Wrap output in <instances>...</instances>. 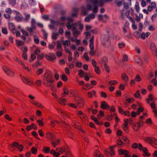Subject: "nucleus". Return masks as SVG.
Instances as JSON below:
<instances>
[{
    "label": "nucleus",
    "instance_id": "f257e3e1",
    "mask_svg": "<svg viewBox=\"0 0 157 157\" xmlns=\"http://www.w3.org/2000/svg\"><path fill=\"white\" fill-rule=\"evenodd\" d=\"M54 79L51 71H47L44 75L43 78V84L47 87H50L52 89L53 87V83L54 82Z\"/></svg>",
    "mask_w": 157,
    "mask_h": 157
},
{
    "label": "nucleus",
    "instance_id": "f03ea898",
    "mask_svg": "<svg viewBox=\"0 0 157 157\" xmlns=\"http://www.w3.org/2000/svg\"><path fill=\"white\" fill-rule=\"evenodd\" d=\"M124 11H121V15L123 17L124 16V14L126 15L129 19L132 22V28L134 29H137V27L136 25H135L134 20L132 18L130 17H128L129 15V12L128 11H126L124 12Z\"/></svg>",
    "mask_w": 157,
    "mask_h": 157
},
{
    "label": "nucleus",
    "instance_id": "7ed1b4c3",
    "mask_svg": "<svg viewBox=\"0 0 157 157\" xmlns=\"http://www.w3.org/2000/svg\"><path fill=\"white\" fill-rule=\"evenodd\" d=\"M67 28L68 29H72L73 31V34L74 35H77L80 34V32L78 31L76 29L75 27L72 25H70V23L68 22L66 24Z\"/></svg>",
    "mask_w": 157,
    "mask_h": 157
},
{
    "label": "nucleus",
    "instance_id": "20e7f679",
    "mask_svg": "<svg viewBox=\"0 0 157 157\" xmlns=\"http://www.w3.org/2000/svg\"><path fill=\"white\" fill-rule=\"evenodd\" d=\"M9 29L12 31L13 33H16L17 36H20L21 34L20 31L15 29V26L13 23H9Z\"/></svg>",
    "mask_w": 157,
    "mask_h": 157
},
{
    "label": "nucleus",
    "instance_id": "39448f33",
    "mask_svg": "<svg viewBox=\"0 0 157 157\" xmlns=\"http://www.w3.org/2000/svg\"><path fill=\"white\" fill-rule=\"evenodd\" d=\"M144 140L146 142L149 143L150 144H157V140L155 138L152 137H145Z\"/></svg>",
    "mask_w": 157,
    "mask_h": 157
},
{
    "label": "nucleus",
    "instance_id": "423d86ee",
    "mask_svg": "<svg viewBox=\"0 0 157 157\" xmlns=\"http://www.w3.org/2000/svg\"><path fill=\"white\" fill-rule=\"evenodd\" d=\"M2 69L5 73L8 75L13 76L14 75V72L6 66H2Z\"/></svg>",
    "mask_w": 157,
    "mask_h": 157
},
{
    "label": "nucleus",
    "instance_id": "0eeeda50",
    "mask_svg": "<svg viewBox=\"0 0 157 157\" xmlns=\"http://www.w3.org/2000/svg\"><path fill=\"white\" fill-rule=\"evenodd\" d=\"M139 149L141 151L142 150L144 152L143 155L144 156H149L150 153L148 152V150L146 147H143V146L140 144H139Z\"/></svg>",
    "mask_w": 157,
    "mask_h": 157
},
{
    "label": "nucleus",
    "instance_id": "6e6552de",
    "mask_svg": "<svg viewBox=\"0 0 157 157\" xmlns=\"http://www.w3.org/2000/svg\"><path fill=\"white\" fill-rule=\"evenodd\" d=\"M75 100L77 104L80 107L83 105V100L82 98L78 96H74Z\"/></svg>",
    "mask_w": 157,
    "mask_h": 157
},
{
    "label": "nucleus",
    "instance_id": "1a4fd4ad",
    "mask_svg": "<svg viewBox=\"0 0 157 157\" xmlns=\"http://www.w3.org/2000/svg\"><path fill=\"white\" fill-rule=\"evenodd\" d=\"M109 36L108 34L103 35L101 36V41L103 44L105 45L109 40Z\"/></svg>",
    "mask_w": 157,
    "mask_h": 157
},
{
    "label": "nucleus",
    "instance_id": "9d476101",
    "mask_svg": "<svg viewBox=\"0 0 157 157\" xmlns=\"http://www.w3.org/2000/svg\"><path fill=\"white\" fill-rule=\"evenodd\" d=\"M150 48L153 54L157 57V49L155 44L153 43L151 44Z\"/></svg>",
    "mask_w": 157,
    "mask_h": 157
},
{
    "label": "nucleus",
    "instance_id": "9b49d317",
    "mask_svg": "<svg viewBox=\"0 0 157 157\" xmlns=\"http://www.w3.org/2000/svg\"><path fill=\"white\" fill-rule=\"evenodd\" d=\"M45 57L47 60L51 61H52L54 59H56V56L55 54L52 53H50V55H46Z\"/></svg>",
    "mask_w": 157,
    "mask_h": 157
},
{
    "label": "nucleus",
    "instance_id": "f8f14e48",
    "mask_svg": "<svg viewBox=\"0 0 157 157\" xmlns=\"http://www.w3.org/2000/svg\"><path fill=\"white\" fill-rule=\"evenodd\" d=\"M63 151V150L61 148L59 151V152H56L55 150H52L51 151L50 153L54 157H59L60 155V153H62Z\"/></svg>",
    "mask_w": 157,
    "mask_h": 157
},
{
    "label": "nucleus",
    "instance_id": "ddd939ff",
    "mask_svg": "<svg viewBox=\"0 0 157 157\" xmlns=\"http://www.w3.org/2000/svg\"><path fill=\"white\" fill-rule=\"evenodd\" d=\"M98 2V0H93L92 1V10L94 13H96L98 12V7L97 4Z\"/></svg>",
    "mask_w": 157,
    "mask_h": 157
},
{
    "label": "nucleus",
    "instance_id": "4468645a",
    "mask_svg": "<svg viewBox=\"0 0 157 157\" xmlns=\"http://www.w3.org/2000/svg\"><path fill=\"white\" fill-rule=\"evenodd\" d=\"M124 121V123L122 127L124 131H126L128 128V120L127 119H125Z\"/></svg>",
    "mask_w": 157,
    "mask_h": 157
},
{
    "label": "nucleus",
    "instance_id": "2eb2a0df",
    "mask_svg": "<svg viewBox=\"0 0 157 157\" xmlns=\"http://www.w3.org/2000/svg\"><path fill=\"white\" fill-rule=\"evenodd\" d=\"M104 152L105 155L107 157H111L115 154V151L113 150H111L110 153H109L107 150L105 149Z\"/></svg>",
    "mask_w": 157,
    "mask_h": 157
},
{
    "label": "nucleus",
    "instance_id": "dca6fc26",
    "mask_svg": "<svg viewBox=\"0 0 157 157\" xmlns=\"http://www.w3.org/2000/svg\"><path fill=\"white\" fill-rule=\"evenodd\" d=\"M21 79L23 82L28 85L31 86L33 83L32 82L29 80L26 77L22 76Z\"/></svg>",
    "mask_w": 157,
    "mask_h": 157
},
{
    "label": "nucleus",
    "instance_id": "f3484780",
    "mask_svg": "<svg viewBox=\"0 0 157 157\" xmlns=\"http://www.w3.org/2000/svg\"><path fill=\"white\" fill-rule=\"evenodd\" d=\"M92 7L90 5H88L87 7V8H86L85 7H82V14H83L84 15H86L87 12V10H91Z\"/></svg>",
    "mask_w": 157,
    "mask_h": 157
},
{
    "label": "nucleus",
    "instance_id": "a211bd4d",
    "mask_svg": "<svg viewBox=\"0 0 157 157\" xmlns=\"http://www.w3.org/2000/svg\"><path fill=\"white\" fill-rule=\"evenodd\" d=\"M21 31L23 35L21 36V37L24 40H25L26 39L25 36H28V33L26 31L23 29H21Z\"/></svg>",
    "mask_w": 157,
    "mask_h": 157
},
{
    "label": "nucleus",
    "instance_id": "6ab92c4d",
    "mask_svg": "<svg viewBox=\"0 0 157 157\" xmlns=\"http://www.w3.org/2000/svg\"><path fill=\"white\" fill-rule=\"evenodd\" d=\"M101 107L104 109H109V106L105 101H102L101 102Z\"/></svg>",
    "mask_w": 157,
    "mask_h": 157
},
{
    "label": "nucleus",
    "instance_id": "aec40b11",
    "mask_svg": "<svg viewBox=\"0 0 157 157\" xmlns=\"http://www.w3.org/2000/svg\"><path fill=\"white\" fill-rule=\"evenodd\" d=\"M119 153L120 155H124L125 156L130 155L128 154V152L125 150L120 149L118 150Z\"/></svg>",
    "mask_w": 157,
    "mask_h": 157
},
{
    "label": "nucleus",
    "instance_id": "412c9836",
    "mask_svg": "<svg viewBox=\"0 0 157 157\" xmlns=\"http://www.w3.org/2000/svg\"><path fill=\"white\" fill-rule=\"evenodd\" d=\"M16 16L15 18L17 21H20L21 20L22 18L21 15L19 13L16 11L15 12Z\"/></svg>",
    "mask_w": 157,
    "mask_h": 157
},
{
    "label": "nucleus",
    "instance_id": "4be33fe9",
    "mask_svg": "<svg viewBox=\"0 0 157 157\" xmlns=\"http://www.w3.org/2000/svg\"><path fill=\"white\" fill-rule=\"evenodd\" d=\"M121 78L125 82H127L129 80L127 75L125 73H123L121 75Z\"/></svg>",
    "mask_w": 157,
    "mask_h": 157
},
{
    "label": "nucleus",
    "instance_id": "5701e85b",
    "mask_svg": "<svg viewBox=\"0 0 157 157\" xmlns=\"http://www.w3.org/2000/svg\"><path fill=\"white\" fill-rule=\"evenodd\" d=\"M61 42L64 47L69 46L71 45V42L68 40H62Z\"/></svg>",
    "mask_w": 157,
    "mask_h": 157
},
{
    "label": "nucleus",
    "instance_id": "b1692460",
    "mask_svg": "<svg viewBox=\"0 0 157 157\" xmlns=\"http://www.w3.org/2000/svg\"><path fill=\"white\" fill-rule=\"evenodd\" d=\"M146 100L148 103H149L150 101H154L153 95L151 94H150L148 95V98H147Z\"/></svg>",
    "mask_w": 157,
    "mask_h": 157
},
{
    "label": "nucleus",
    "instance_id": "393cba45",
    "mask_svg": "<svg viewBox=\"0 0 157 157\" xmlns=\"http://www.w3.org/2000/svg\"><path fill=\"white\" fill-rule=\"evenodd\" d=\"M132 126L134 129L135 131L138 130L140 127V125L138 123H134L132 124Z\"/></svg>",
    "mask_w": 157,
    "mask_h": 157
},
{
    "label": "nucleus",
    "instance_id": "a878e982",
    "mask_svg": "<svg viewBox=\"0 0 157 157\" xmlns=\"http://www.w3.org/2000/svg\"><path fill=\"white\" fill-rule=\"evenodd\" d=\"M72 25L75 27L76 26H78L79 29L81 30L83 29V25L81 24L80 21L78 22L77 23L74 24Z\"/></svg>",
    "mask_w": 157,
    "mask_h": 157
},
{
    "label": "nucleus",
    "instance_id": "bb28decb",
    "mask_svg": "<svg viewBox=\"0 0 157 157\" xmlns=\"http://www.w3.org/2000/svg\"><path fill=\"white\" fill-rule=\"evenodd\" d=\"M99 19L102 21H105L107 19L108 17L106 15L101 16L99 15L98 16Z\"/></svg>",
    "mask_w": 157,
    "mask_h": 157
},
{
    "label": "nucleus",
    "instance_id": "cd10ccee",
    "mask_svg": "<svg viewBox=\"0 0 157 157\" xmlns=\"http://www.w3.org/2000/svg\"><path fill=\"white\" fill-rule=\"evenodd\" d=\"M77 115L80 117L81 116H83V118H84L85 120H86L87 119L86 116L83 113L80 111H78L77 112Z\"/></svg>",
    "mask_w": 157,
    "mask_h": 157
},
{
    "label": "nucleus",
    "instance_id": "c85d7f7f",
    "mask_svg": "<svg viewBox=\"0 0 157 157\" xmlns=\"http://www.w3.org/2000/svg\"><path fill=\"white\" fill-rule=\"evenodd\" d=\"M36 28V27L34 26H31V27H29L27 28V31L31 34L33 33L34 32V30Z\"/></svg>",
    "mask_w": 157,
    "mask_h": 157
},
{
    "label": "nucleus",
    "instance_id": "c756f323",
    "mask_svg": "<svg viewBox=\"0 0 157 157\" xmlns=\"http://www.w3.org/2000/svg\"><path fill=\"white\" fill-rule=\"evenodd\" d=\"M33 104L36 105L39 108H44V106L41 104L36 101H34L33 103Z\"/></svg>",
    "mask_w": 157,
    "mask_h": 157
},
{
    "label": "nucleus",
    "instance_id": "7c9ffc66",
    "mask_svg": "<svg viewBox=\"0 0 157 157\" xmlns=\"http://www.w3.org/2000/svg\"><path fill=\"white\" fill-rule=\"evenodd\" d=\"M66 99L61 98L59 99V102L60 104L63 105H65L66 104Z\"/></svg>",
    "mask_w": 157,
    "mask_h": 157
},
{
    "label": "nucleus",
    "instance_id": "2f4dec72",
    "mask_svg": "<svg viewBox=\"0 0 157 157\" xmlns=\"http://www.w3.org/2000/svg\"><path fill=\"white\" fill-rule=\"evenodd\" d=\"M96 92L94 90H93L91 92L89 91L87 93V96L90 98H92V95H95L96 94Z\"/></svg>",
    "mask_w": 157,
    "mask_h": 157
},
{
    "label": "nucleus",
    "instance_id": "473e14b6",
    "mask_svg": "<svg viewBox=\"0 0 157 157\" xmlns=\"http://www.w3.org/2000/svg\"><path fill=\"white\" fill-rule=\"evenodd\" d=\"M61 20L63 21H67L68 22L70 21L71 22L72 21V19H69L68 18H66L64 16H62L61 18Z\"/></svg>",
    "mask_w": 157,
    "mask_h": 157
},
{
    "label": "nucleus",
    "instance_id": "72a5a7b5",
    "mask_svg": "<svg viewBox=\"0 0 157 157\" xmlns=\"http://www.w3.org/2000/svg\"><path fill=\"white\" fill-rule=\"evenodd\" d=\"M56 122L57 123V124H59V122H58L57 121L55 120H52L51 121L50 123H51V126L52 127H54L56 126Z\"/></svg>",
    "mask_w": 157,
    "mask_h": 157
},
{
    "label": "nucleus",
    "instance_id": "f704fd0d",
    "mask_svg": "<svg viewBox=\"0 0 157 157\" xmlns=\"http://www.w3.org/2000/svg\"><path fill=\"white\" fill-rule=\"evenodd\" d=\"M16 44L17 46L18 47H19V46L24 45V43L21 40H16Z\"/></svg>",
    "mask_w": 157,
    "mask_h": 157
},
{
    "label": "nucleus",
    "instance_id": "c9c22d12",
    "mask_svg": "<svg viewBox=\"0 0 157 157\" xmlns=\"http://www.w3.org/2000/svg\"><path fill=\"white\" fill-rule=\"evenodd\" d=\"M135 62L141 65H142L143 63L142 59L140 58L136 59H135Z\"/></svg>",
    "mask_w": 157,
    "mask_h": 157
},
{
    "label": "nucleus",
    "instance_id": "e433bc0d",
    "mask_svg": "<svg viewBox=\"0 0 157 157\" xmlns=\"http://www.w3.org/2000/svg\"><path fill=\"white\" fill-rule=\"evenodd\" d=\"M44 70L41 68H38L36 70V74L37 75H39L43 73Z\"/></svg>",
    "mask_w": 157,
    "mask_h": 157
},
{
    "label": "nucleus",
    "instance_id": "4c0bfd02",
    "mask_svg": "<svg viewBox=\"0 0 157 157\" xmlns=\"http://www.w3.org/2000/svg\"><path fill=\"white\" fill-rule=\"evenodd\" d=\"M57 48L58 49H62L61 43L60 41L58 40L57 41L56 43Z\"/></svg>",
    "mask_w": 157,
    "mask_h": 157
},
{
    "label": "nucleus",
    "instance_id": "58836bf2",
    "mask_svg": "<svg viewBox=\"0 0 157 157\" xmlns=\"http://www.w3.org/2000/svg\"><path fill=\"white\" fill-rule=\"evenodd\" d=\"M79 124V123L78 121H77L76 122H75V124H74V126L75 128H76L78 130H81V131L82 132H83V131L79 127H78L77 126H79V125H76V124Z\"/></svg>",
    "mask_w": 157,
    "mask_h": 157
},
{
    "label": "nucleus",
    "instance_id": "ea45409f",
    "mask_svg": "<svg viewBox=\"0 0 157 157\" xmlns=\"http://www.w3.org/2000/svg\"><path fill=\"white\" fill-rule=\"evenodd\" d=\"M60 141L59 140H57L56 141H52L51 142V144L53 146L55 147L59 143Z\"/></svg>",
    "mask_w": 157,
    "mask_h": 157
},
{
    "label": "nucleus",
    "instance_id": "a19ab883",
    "mask_svg": "<svg viewBox=\"0 0 157 157\" xmlns=\"http://www.w3.org/2000/svg\"><path fill=\"white\" fill-rule=\"evenodd\" d=\"M104 65L105 67V69L107 73H109L110 72V69L109 66L107 65V63H104Z\"/></svg>",
    "mask_w": 157,
    "mask_h": 157
},
{
    "label": "nucleus",
    "instance_id": "79ce46f5",
    "mask_svg": "<svg viewBox=\"0 0 157 157\" xmlns=\"http://www.w3.org/2000/svg\"><path fill=\"white\" fill-rule=\"evenodd\" d=\"M65 36L67 38L69 39H71V33L69 31H67L65 32Z\"/></svg>",
    "mask_w": 157,
    "mask_h": 157
},
{
    "label": "nucleus",
    "instance_id": "37998d69",
    "mask_svg": "<svg viewBox=\"0 0 157 157\" xmlns=\"http://www.w3.org/2000/svg\"><path fill=\"white\" fill-rule=\"evenodd\" d=\"M30 59H29V60L30 62H31L32 61L35 60L36 58V56L33 53H31L30 56Z\"/></svg>",
    "mask_w": 157,
    "mask_h": 157
},
{
    "label": "nucleus",
    "instance_id": "c03bdc74",
    "mask_svg": "<svg viewBox=\"0 0 157 157\" xmlns=\"http://www.w3.org/2000/svg\"><path fill=\"white\" fill-rule=\"evenodd\" d=\"M144 111V108L141 106H140L137 109V111L136 112L137 113V114L139 115L141 112H142Z\"/></svg>",
    "mask_w": 157,
    "mask_h": 157
},
{
    "label": "nucleus",
    "instance_id": "a18cd8bd",
    "mask_svg": "<svg viewBox=\"0 0 157 157\" xmlns=\"http://www.w3.org/2000/svg\"><path fill=\"white\" fill-rule=\"evenodd\" d=\"M22 67L23 68H24L25 70H27L28 71H30V69H29V67H26L25 65V64L22 62H21V63Z\"/></svg>",
    "mask_w": 157,
    "mask_h": 157
},
{
    "label": "nucleus",
    "instance_id": "49530a36",
    "mask_svg": "<svg viewBox=\"0 0 157 157\" xmlns=\"http://www.w3.org/2000/svg\"><path fill=\"white\" fill-rule=\"evenodd\" d=\"M142 80V78L139 75H137L135 78V80L137 82H140Z\"/></svg>",
    "mask_w": 157,
    "mask_h": 157
},
{
    "label": "nucleus",
    "instance_id": "de8ad7c7",
    "mask_svg": "<svg viewBox=\"0 0 157 157\" xmlns=\"http://www.w3.org/2000/svg\"><path fill=\"white\" fill-rule=\"evenodd\" d=\"M64 48L66 53H68L69 54V55L72 54L70 49L69 48L67 47H64Z\"/></svg>",
    "mask_w": 157,
    "mask_h": 157
},
{
    "label": "nucleus",
    "instance_id": "09e8293b",
    "mask_svg": "<svg viewBox=\"0 0 157 157\" xmlns=\"http://www.w3.org/2000/svg\"><path fill=\"white\" fill-rule=\"evenodd\" d=\"M117 83V82L116 80H111L109 82V84L110 85H115Z\"/></svg>",
    "mask_w": 157,
    "mask_h": 157
},
{
    "label": "nucleus",
    "instance_id": "8fccbe9b",
    "mask_svg": "<svg viewBox=\"0 0 157 157\" xmlns=\"http://www.w3.org/2000/svg\"><path fill=\"white\" fill-rule=\"evenodd\" d=\"M135 9L137 12H139L140 10V8L138 3H136L135 6Z\"/></svg>",
    "mask_w": 157,
    "mask_h": 157
},
{
    "label": "nucleus",
    "instance_id": "3c124183",
    "mask_svg": "<svg viewBox=\"0 0 157 157\" xmlns=\"http://www.w3.org/2000/svg\"><path fill=\"white\" fill-rule=\"evenodd\" d=\"M139 144H137L136 143H134L132 146V147L133 149H137L139 148Z\"/></svg>",
    "mask_w": 157,
    "mask_h": 157
},
{
    "label": "nucleus",
    "instance_id": "603ef678",
    "mask_svg": "<svg viewBox=\"0 0 157 157\" xmlns=\"http://www.w3.org/2000/svg\"><path fill=\"white\" fill-rule=\"evenodd\" d=\"M37 58L39 60H41L42 59L44 56V55L43 53H41L37 55Z\"/></svg>",
    "mask_w": 157,
    "mask_h": 157
},
{
    "label": "nucleus",
    "instance_id": "864d4df0",
    "mask_svg": "<svg viewBox=\"0 0 157 157\" xmlns=\"http://www.w3.org/2000/svg\"><path fill=\"white\" fill-rule=\"evenodd\" d=\"M61 78L62 80L64 81H66L67 80V77L66 75L64 74H63L62 75Z\"/></svg>",
    "mask_w": 157,
    "mask_h": 157
},
{
    "label": "nucleus",
    "instance_id": "5fc2aeb1",
    "mask_svg": "<svg viewBox=\"0 0 157 157\" xmlns=\"http://www.w3.org/2000/svg\"><path fill=\"white\" fill-rule=\"evenodd\" d=\"M95 71L97 74H99L100 73V71L99 70V67L98 66H95Z\"/></svg>",
    "mask_w": 157,
    "mask_h": 157
},
{
    "label": "nucleus",
    "instance_id": "6e6d98bb",
    "mask_svg": "<svg viewBox=\"0 0 157 157\" xmlns=\"http://www.w3.org/2000/svg\"><path fill=\"white\" fill-rule=\"evenodd\" d=\"M71 49L73 50H75L76 49L77 47L75 44H72L71 46H70Z\"/></svg>",
    "mask_w": 157,
    "mask_h": 157
},
{
    "label": "nucleus",
    "instance_id": "4d7b16f0",
    "mask_svg": "<svg viewBox=\"0 0 157 157\" xmlns=\"http://www.w3.org/2000/svg\"><path fill=\"white\" fill-rule=\"evenodd\" d=\"M118 45L119 48H122L125 46V44L123 43H119L118 44Z\"/></svg>",
    "mask_w": 157,
    "mask_h": 157
},
{
    "label": "nucleus",
    "instance_id": "13d9d810",
    "mask_svg": "<svg viewBox=\"0 0 157 157\" xmlns=\"http://www.w3.org/2000/svg\"><path fill=\"white\" fill-rule=\"evenodd\" d=\"M134 96L136 98H138L140 97V94L139 90H137L136 93L134 94Z\"/></svg>",
    "mask_w": 157,
    "mask_h": 157
},
{
    "label": "nucleus",
    "instance_id": "bf43d9fd",
    "mask_svg": "<svg viewBox=\"0 0 157 157\" xmlns=\"http://www.w3.org/2000/svg\"><path fill=\"white\" fill-rule=\"evenodd\" d=\"M37 122L38 124L40 126H43L44 125V123L43 121L40 120H38L37 121Z\"/></svg>",
    "mask_w": 157,
    "mask_h": 157
},
{
    "label": "nucleus",
    "instance_id": "052dcab7",
    "mask_svg": "<svg viewBox=\"0 0 157 157\" xmlns=\"http://www.w3.org/2000/svg\"><path fill=\"white\" fill-rule=\"evenodd\" d=\"M63 93L65 95H67L69 93V91L67 88L65 87L63 89Z\"/></svg>",
    "mask_w": 157,
    "mask_h": 157
},
{
    "label": "nucleus",
    "instance_id": "680f3d73",
    "mask_svg": "<svg viewBox=\"0 0 157 157\" xmlns=\"http://www.w3.org/2000/svg\"><path fill=\"white\" fill-rule=\"evenodd\" d=\"M104 116V113L101 110L99 112V114L98 115V117L100 118L101 117Z\"/></svg>",
    "mask_w": 157,
    "mask_h": 157
},
{
    "label": "nucleus",
    "instance_id": "e2e57ef3",
    "mask_svg": "<svg viewBox=\"0 0 157 157\" xmlns=\"http://www.w3.org/2000/svg\"><path fill=\"white\" fill-rule=\"evenodd\" d=\"M125 86L123 84L121 83V84L119 86V88L120 90H123L125 89Z\"/></svg>",
    "mask_w": 157,
    "mask_h": 157
},
{
    "label": "nucleus",
    "instance_id": "0e129e2a",
    "mask_svg": "<svg viewBox=\"0 0 157 157\" xmlns=\"http://www.w3.org/2000/svg\"><path fill=\"white\" fill-rule=\"evenodd\" d=\"M128 60V56L126 54L124 55L123 56L122 60L123 61H127Z\"/></svg>",
    "mask_w": 157,
    "mask_h": 157
},
{
    "label": "nucleus",
    "instance_id": "69168bd1",
    "mask_svg": "<svg viewBox=\"0 0 157 157\" xmlns=\"http://www.w3.org/2000/svg\"><path fill=\"white\" fill-rule=\"evenodd\" d=\"M2 32L3 33L5 34H7L8 33L7 29L5 28H2Z\"/></svg>",
    "mask_w": 157,
    "mask_h": 157
},
{
    "label": "nucleus",
    "instance_id": "338daca9",
    "mask_svg": "<svg viewBox=\"0 0 157 157\" xmlns=\"http://www.w3.org/2000/svg\"><path fill=\"white\" fill-rule=\"evenodd\" d=\"M78 72L79 75L80 77H82L84 76V74L82 70H80L78 71Z\"/></svg>",
    "mask_w": 157,
    "mask_h": 157
},
{
    "label": "nucleus",
    "instance_id": "774afa93",
    "mask_svg": "<svg viewBox=\"0 0 157 157\" xmlns=\"http://www.w3.org/2000/svg\"><path fill=\"white\" fill-rule=\"evenodd\" d=\"M44 150L46 153H48L50 151V148L48 147H44Z\"/></svg>",
    "mask_w": 157,
    "mask_h": 157
}]
</instances>
